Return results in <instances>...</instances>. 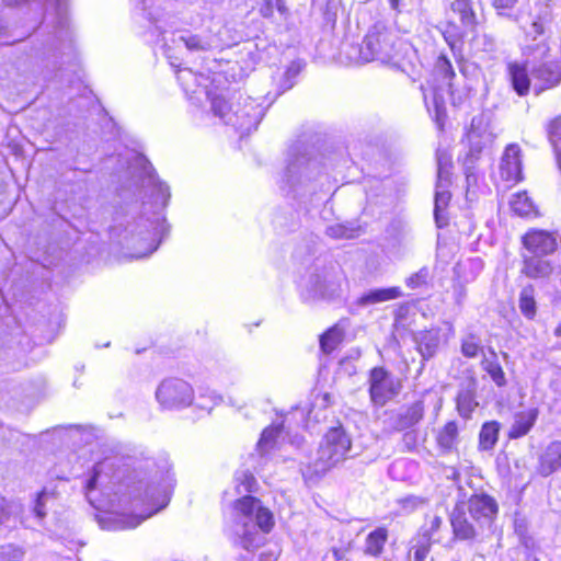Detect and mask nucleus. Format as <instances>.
<instances>
[{
	"label": "nucleus",
	"instance_id": "obj_1",
	"mask_svg": "<svg viewBox=\"0 0 561 561\" xmlns=\"http://www.w3.org/2000/svg\"><path fill=\"white\" fill-rule=\"evenodd\" d=\"M234 524L229 533L233 545L251 551L262 547L274 527L273 513L260 500L244 495L234 502Z\"/></svg>",
	"mask_w": 561,
	"mask_h": 561
},
{
	"label": "nucleus",
	"instance_id": "obj_2",
	"mask_svg": "<svg viewBox=\"0 0 561 561\" xmlns=\"http://www.w3.org/2000/svg\"><path fill=\"white\" fill-rule=\"evenodd\" d=\"M408 45L381 23L373 25L364 37L359 55L364 61H380L409 73L404 62Z\"/></svg>",
	"mask_w": 561,
	"mask_h": 561
},
{
	"label": "nucleus",
	"instance_id": "obj_3",
	"mask_svg": "<svg viewBox=\"0 0 561 561\" xmlns=\"http://www.w3.org/2000/svg\"><path fill=\"white\" fill-rule=\"evenodd\" d=\"M322 169L318 159L309 157L305 151H301L299 145H296L288 152L284 182L296 193L307 191L311 182L321 175Z\"/></svg>",
	"mask_w": 561,
	"mask_h": 561
},
{
	"label": "nucleus",
	"instance_id": "obj_4",
	"mask_svg": "<svg viewBox=\"0 0 561 561\" xmlns=\"http://www.w3.org/2000/svg\"><path fill=\"white\" fill-rule=\"evenodd\" d=\"M351 438L342 426L332 427L324 435L317 453L314 472L324 473L345 458L351 449Z\"/></svg>",
	"mask_w": 561,
	"mask_h": 561
},
{
	"label": "nucleus",
	"instance_id": "obj_5",
	"mask_svg": "<svg viewBox=\"0 0 561 561\" xmlns=\"http://www.w3.org/2000/svg\"><path fill=\"white\" fill-rule=\"evenodd\" d=\"M369 398L377 407H385L393 400L401 391L402 383L385 367H374L369 371Z\"/></svg>",
	"mask_w": 561,
	"mask_h": 561
},
{
	"label": "nucleus",
	"instance_id": "obj_6",
	"mask_svg": "<svg viewBox=\"0 0 561 561\" xmlns=\"http://www.w3.org/2000/svg\"><path fill=\"white\" fill-rule=\"evenodd\" d=\"M264 113V107L252 98H240L237 108L227 117V123L233 125L241 134H248L256 129Z\"/></svg>",
	"mask_w": 561,
	"mask_h": 561
},
{
	"label": "nucleus",
	"instance_id": "obj_7",
	"mask_svg": "<svg viewBox=\"0 0 561 561\" xmlns=\"http://www.w3.org/2000/svg\"><path fill=\"white\" fill-rule=\"evenodd\" d=\"M156 397L167 409L184 408L192 403L193 390L190 383L182 379H168L158 387Z\"/></svg>",
	"mask_w": 561,
	"mask_h": 561
},
{
	"label": "nucleus",
	"instance_id": "obj_8",
	"mask_svg": "<svg viewBox=\"0 0 561 561\" xmlns=\"http://www.w3.org/2000/svg\"><path fill=\"white\" fill-rule=\"evenodd\" d=\"M466 502V508L470 518L478 524L479 528H490L499 513L496 500L485 492L474 491Z\"/></svg>",
	"mask_w": 561,
	"mask_h": 561
},
{
	"label": "nucleus",
	"instance_id": "obj_9",
	"mask_svg": "<svg viewBox=\"0 0 561 561\" xmlns=\"http://www.w3.org/2000/svg\"><path fill=\"white\" fill-rule=\"evenodd\" d=\"M461 499L456 503L449 519L453 527V534L459 540H473L484 528H479L478 524L473 522L467 514L466 497L467 493L462 488H459Z\"/></svg>",
	"mask_w": 561,
	"mask_h": 561
},
{
	"label": "nucleus",
	"instance_id": "obj_10",
	"mask_svg": "<svg viewBox=\"0 0 561 561\" xmlns=\"http://www.w3.org/2000/svg\"><path fill=\"white\" fill-rule=\"evenodd\" d=\"M413 342L422 357V367H424L425 362L436 356L442 344L447 342V337L443 334L440 328L433 327L415 332L413 334Z\"/></svg>",
	"mask_w": 561,
	"mask_h": 561
},
{
	"label": "nucleus",
	"instance_id": "obj_11",
	"mask_svg": "<svg viewBox=\"0 0 561 561\" xmlns=\"http://www.w3.org/2000/svg\"><path fill=\"white\" fill-rule=\"evenodd\" d=\"M477 390L478 380L474 376H467L459 383L456 407L461 417L470 419L473 411L479 407Z\"/></svg>",
	"mask_w": 561,
	"mask_h": 561
},
{
	"label": "nucleus",
	"instance_id": "obj_12",
	"mask_svg": "<svg viewBox=\"0 0 561 561\" xmlns=\"http://www.w3.org/2000/svg\"><path fill=\"white\" fill-rule=\"evenodd\" d=\"M424 416L423 401H415L409 407L401 408L391 415L390 426L397 432L413 428Z\"/></svg>",
	"mask_w": 561,
	"mask_h": 561
},
{
	"label": "nucleus",
	"instance_id": "obj_13",
	"mask_svg": "<svg viewBox=\"0 0 561 561\" xmlns=\"http://www.w3.org/2000/svg\"><path fill=\"white\" fill-rule=\"evenodd\" d=\"M523 243L533 255L539 256L551 254L557 249L556 237L543 230L527 232L523 237Z\"/></svg>",
	"mask_w": 561,
	"mask_h": 561
},
{
	"label": "nucleus",
	"instance_id": "obj_14",
	"mask_svg": "<svg viewBox=\"0 0 561 561\" xmlns=\"http://www.w3.org/2000/svg\"><path fill=\"white\" fill-rule=\"evenodd\" d=\"M561 469V440L550 442L540 453L536 471L541 477H549Z\"/></svg>",
	"mask_w": 561,
	"mask_h": 561
},
{
	"label": "nucleus",
	"instance_id": "obj_15",
	"mask_svg": "<svg viewBox=\"0 0 561 561\" xmlns=\"http://www.w3.org/2000/svg\"><path fill=\"white\" fill-rule=\"evenodd\" d=\"M533 78L541 83L540 90L551 89L561 82V64L556 60L534 64L529 67Z\"/></svg>",
	"mask_w": 561,
	"mask_h": 561
},
{
	"label": "nucleus",
	"instance_id": "obj_16",
	"mask_svg": "<svg viewBox=\"0 0 561 561\" xmlns=\"http://www.w3.org/2000/svg\"><path fill=\"white\" fill-rule=\"evenodd\" d=\"M402 291L399 287L389 288H374L362 294L352 305V312H357L362 308H366L371 305L380 304L383 301L400 298Z\"/></svg>",
	"mask_w": 561,
	"mask_h": 561
},
{
	"label": "nucleus",
	"instance_id": "obj_17",
	"mask_svg": "<svg viewBox=\"0 0 561 561\" xmlns=\"http://www.w3.org/2000/svg\"><path fill=\"white\" fill-rule=\"evenodd\" d=\"M138 160L148 180V185L152 186L156 207L158 209L164 208L171 196L169 186L157 178L154 169L147 159L140 157Z\"/></svg>",
	"mask_w": 561,
	"mask_h": 561
},
{
	"label": "nucleus",
	"instance_id": "obj_18",
	"mask_svg": "<svg viewBox=\"0 0 561 561\" xmlns=\"http://www.w3.org/2000/svg\"><path fill=\"white\" fill-rule=\"evenodd\" d=\"M306 290L309 299H331L336 295L337 286L325 274H311Z\"/></svg>",
	"mask_w": 561,
	"mask_h": 561
},
{
	"label": "nucleus",
	"instance_id": "obj_19",
	"mask_svg": "<svg viewBox=\"0 0 561 561\" xmlns=\"http://www.w3.org/2000/svg\"><path fill=\"white\" fill-rule=\"evenodd\" d=\"M520 148L516 144H511L506 147L501 162L502 176L506 181L522 180V159Z\"/></svg>",
	"mask_w": 561,
	"mask_h": 561
},
{
	"label": "nucleus",
	"instance_id": "obj_20",
	"mask_svg": "<svg viewBox=\"0 0 561 561\" xmlns=\"http://www.w3.org/2000/svg\"><path fill=\"white\" fill-rule=\"evenodd\" d=\"M538 419V410L531 408L515 414L514 422L508 431L510 439H518L524 437L534 427Z\"/></svg>",
	"mask_w": 561,
	"mask_h": 561
},
{
	"label": "nucleus",
	"instance_id": "obj_21",
	"mask_svg": "<svg viewBox=\"0 0 561 561\" xmlns=\"http://www.w3.org/2000/svg\"><path fill=\"white\" fill-rule=\"evenodd\" d=\"M552 21L553 15L551 7L548 3L538 4L537 12L533 16L527 35L533 36L534 41L538 36H543L546 33L550 32Z\"/></svg>",
	"mask_w": 561,
	"mask_h": 561
},
{
	"label": "nucleus",
	"instance_id": "obj_22",
	"mask_svg": "<svg viewBox=\"0 0 561 561\" xmlns=\"http://www.w3.org/2000/svg\"><path fill=\"white\" fill-rule=\"evenodd\" d=\"M507 72L514 91L520 96L526 95L530 87V71L527 64L510 62L507 65Z\"/></svg>",
	"mask_w": 561,
	"mask_h": 561
},
{
	"label": "nucleus",
	"instance_id": "obj_23",
	"mask_svg": "<svg viewBox=\"0 0 561 561\" xmlns=\"http://www.w3.org/2000/svg\"><path fill=\"white\" fill-rule=\"evenodd\" d=\"M523 263L522 273L530 278H543L552 272L550 261L543 260L539 255H524Z\"/></svg>",
	"mask_w": 561,
	"mask_h": 561
},
{
	"label": "nucleus",
	"instance_id": "obj_24",
	"mask_svg": "<svg viewBox=\"0 0 561 561\" xmlns=\"http://www.w3.org/2000/svg\"><path fill=\"white\" fill-rule=\"evenodd\" d=\"M364 232L365 228L358 220L333 224L325 229V234L332 239H354Z\"/></svg>",
	"mask_w": 561,
	"mask_h": 561
},
{
	"label": "nucleus",
	"instance_id": "obj_25",
	"mask_svg": "<svg viewBox=\"0 0 561 561\" xmlns=\"http://www.w3.org/2000/svg\"><path fill=\"white\" fill-rule=\"evenodd\" d=\"M139 220L144 224V227L146 228L145 231L140 230L138 232L139 236L146 234V237L142 238L146 240H150L148 250L145 253L137 254V257H142L150 255L157 250L158 244H153V242L156 241L158 234L162 233V230L164 229V219H161L159 215H154L153 219H144L141 217Z\"/></svg>",
	"mask_w": 561,
	"mask_h": 561
},
{
	"label": "nucleus",
	"instance_id": "obj_26",
	"mask_svg": "<svg viewBox=\"0 0 561 561\" xmlns=\"http://www.w3.org/2000/svg\"><path fill=\"white\" fill-rule=\"evenodd\" d=\"M450 9L459 15L460 23L465 31L473 33L478 25L477 15L470 0H454Z\"/></svg>",
	"mask_w": 561,
	"mask_h": 561
},
{
	"label": "nucleus",
	"instance_id": "obj_27",
	"mask_svg": "<svg viewBox=\"0 0 561 561\" xmlns=\"http://www.w3.org/2000/svg\"><path fill=\"white\" fill-rule=\"evenodd\" d=\"M306 64L300 60H293L286 70L279 76V78L275 81V85L277 89V95L285 93L290 90L296 84V79L299 73L305 68Z\"/></svg>",
	"mask_w": 561,
	"mask_h": 561
},
{
	"label": "nucleus",
	"instance_id": "obj_28",
	"mask_svg": "<svg viewBox=\"0 0 561 561\" xmlns=\"http://www.w3.org/2000/svg\"><path fill=\"white\" fill-rule=\"evenodd\" d=\"M500 431L501 424L497 421L483 423L479 433V450L492 451L499 440Z\"/></svg>",
	"mask_w": 561,
	"mask_h": 561
},
{
	"label": "nucleus",
	"instance_id": "obj_29",
	"mask_svg": "<svg viewBox=\"0 0 561 561\" xmlns=\"http://www.w3.org/2000/svg\"><path fill=\"white\" fill-rule=\"evenodd\" d=\"M493 118V114L490 111H483L482 113L476 115L471 119L470 129L467 134L468 139L476 138H488L491 137V122Z\"/></svg>",
	"mask_w": 561,
	"mask_h": 561
},
{
	"label": "nucleus",
	"instance_id": "obj_30",
	"mask_svg": "<svg viewBox=\"0 0 561 561\" xmlns=\"http://www.w3.org/2000/svg\"><path fill=\"white\" fill-rule=\"evenodd\" d=\"M434 76L437 80H440L439 89H447V92L453 94V79L455 78V71L450 60L445 55H439L435 61Z\"/></svg>",
	"mask_w": 561,
	"mask_h": 561
},
{
	"label": "nucleus",
	"instance_id": "obj_31",
	"mask_svg": "<svg viewBox=\"0 0 561 561\" xmlns=\"http://www.w3.org/2000/svg\"><path fill=\"white\" fill-rule=\"evenodd\" d=\"M550 46L545 39L531 43L524 49V56L526 57L525 64L531 67L534 64L548 61L547 59L550 56Z\"/></svg>",
	"mask_w": 561,
	"mask_h": 561
},
{
	"label": "nucleus",
	"instance_id": "obj_32",
	"mask_svg": "<svg viewBox=\"0 0 561 561\" xmlns=\"http://www.w3.org/2000/svg\"><path fill=\"white\" fill-rule=\"evenodd\" d=\"M535 287L533 285H527L522 288L518 298V307L522 314L531 320L537 314V302L535 299Z\"/></svg>",
	"mask_w": 561,
	"mask_h": 561
},
{
	"label": "nucleus",
	"instance_id": "obj_33",
	"mask_svg": "<svg viewBox=\"0 0 561 561\" xmlns=\"http://www.w3.org/2000/svg\"><path fill=\"white\" fill-rule=\"evenodd\" d=\"M450 201V193L447 187L436 186L435 201H434V216L436 224L439 228L447 225V218L444 215V210L448 206Z\"/></svg>",
	"mask_w": 561,
	"mask_h": 561
},
{
	"label": "nucleus",
	"instance_id": "obj_34",
	"mask_svg": "<svg viewBox=\"0 0 561 561\" xmlns=\"http://www.w3.org/2000/svg\"><path fill=\"white\" fill-rule=\"evenodd\" d=\"M482 367L497 387L506 386L507 379L505 377V373L497 362L496 353L494 351H491V358H484L482 360Z\"/></svg>",
	"mask_w": 561,
	"mask_h": 561
},
{
	"label": "nucleus",
	"instance_id": "obj_35",
	"mask_svg": "<svg viewBox=\"0 0 561 561\" xmlns=\"http://www.w3.org/2000/svg\"><path fill=\"white\" fill-rule=\"evenodd\" d=\"M344 331L337 325H333L320 335V348L324 354H331L343 341Z\"/></svg>",
	"mask_w": 561,
	"mask_h": 561
},
{
	"label": "nucleus",
	"instance_id": "obj_36",
	"mask_svg": "<svg viewBox=\"0 0 561 561\" xmlns=\"http://www.w3.org/2000/svg\"><path fill=\"white\" fill-rule=\"evenodd\" d=\"M388 533L385 528H377L371 531L366 538L365 552L370 556H378L381 553L383 546L387 541Z\"/></svg>",
	"mask_w": 561,
	"mask_h": 561
},
{
	"label": "nucleus",
	"instance_id": "obj_37",
	"mask_svg": "<svg viewBox=\"0 0 561 561\" xmlns=\"http://www.w3.org/2000/svg\"><path fill=\"white\" fill-rule=\"evenodd\" d=\"M458 426L456 422L450 421L439 431L437 443L445 450H451L457 443Z\"/></svg>",
	"mask_w": 561,
	"mask_h": 561
},
{
	"label": "nucleus",
	"instance_id": "obj_38",
	"mask_svg": "<svg viewBox=\"0 0 561 561\" xmlns=\"http://www.w3.org/2000/svg\"><path fill=\"white\" fill-rule=\"evenodd\" d=\"M236 492L238 494L256 491L257 482L249 470L237 471L234 474Z\"/></svg>",
	"mask_w": 561,
	"mask_h": 561
},
{
	"label": "nucleus",
	"instance_id": "obj_39",
	"mask_svg": "<svg viewBox=\"0 0 561 561\" xmlns=\"http://www.w3.org/2000/svg\"><path fill=\"white\" fill-rule=\"evenodd\" d=\"M431 551V541L428 538L422 537L411 541L409 550L410 561H425Z\"/></svg>",
	"mask_w": 561,
	"mask_h": 561
},
{
	"label": "nucleus",
	"instance_id": "obj_40",
	"mask_svg": "<svg viewBox=\"0 0 561 561\" xmlns=\"http://www.w3.org/2000/svg\"><path fill=\"white\" fill-rule=\"evenodd\" d=\"M518 0H491L492 7L497 15L506 18L515 23L519 22V14L515 13L514 8Z\"/></svg>",
	"mask_w": 561,
	"mask_h": 561
},
{
	"label": "nucleus",
	"instance_id": "obj_41",
	"mask_svg": "<svg viewBox=\"0 0 561 561\" xmlns=\"http://www.w3.org/2000/svg\"><path fill=\"white\" fill-rule=\"evenodd\" d=\"M179 41L191 51H207L211 48L209 41L204 39L201 35L187 33L181 35Z\"/></svg>",
	"mask_w": 561,
	"mask_h": 561
},
{
	"label": "nucleus",
	"instance_id": "obj_42",
	"mask_svg": "<svg viewBox=\"0 0 561 561\" xmlns=\"http://www.w3.org/2000/svg\"><path fill=\"white\" fill-rule=\"evenodd\" d=\"M511 207L519 216H527L533 211V203L525 192L514 195L511 201Z\"/></svg>",
	"mask_w": 561,
	"mask_h": 561
},
{
	"label": "nucleus",
	"instance_id": "obj_43",
	"mask_svg": "<svg viewBox=\"0 0 561 561\" xmlns=\"http://www.w3.org/2000/svg\"><path fill=\"white\" fill-rule=\"evenodd\" d=\"M283 425L270 426L265 428L261 435V438L257 443L259 448L262 453L270 449L276 437L280 434Z\"/></svg>",
	"mask_w": 561,
	"mask_h": 561
},
{
	"label": "nucleus",
	"instance_id": "obj_44",
	"mask_svg": "<svg viewBox=\"0 0 561 561\" xmlns=\"http://www.w3.org/2000/svg\"><path fill=\"white\" fill-rule=\"evenodd\" d=\"M430 271L427 267H422L416 273L412 274L405 279V284L411 289H416L427 284Z\"/></svg>",
	"mask_w": 561,
	"mask_h": 561
},
{
	"label": "nucleus",
	"instance_id": "obj_45",
	"mask_svg": "<svg viewBox=\"0 0 561 561\" xmlns=\"http://www.w3.org/2000/svg\"><path fill=\"white\" fill-rule=\"evenodd\" d=\"M23 551L12 545L3 546L0 549V561H21Z\"/></svg>",
	"mask_w": 561,
	"mask_h": 561
},
{
	"label": "nucleus",
	"instance_id": "obj_46",
	"mask_svg": "<svg viewBox=\"0 0 561 561\" xmlns=\"http://www.w3.org/2000/svg\"><path fill=\"white\" fill-rule=\"evenodd\" d=\"M480 346L477 342L473 341L472 336L468 340L462 341L461 353L465 357L474 358L478 356Z\"/></svg>",
	"mask_w": 561,
	"mask_h": 561
},
{
	"label": "nucleus",
	"instance_id": "obj_47",
	"mask_svg": "<svg viewBox=\"0 0 561 561\" xmlns=\"http://www.w3.org/2000/svg\"><path fill=\"white\" fill-rule=\"evenodd\" d=\"M417 435L419 433L416 430L410 428L405 431V433L402 436V445L405 450L412 451L416 448Z\"/></svg>",
	"mask_w": 561,
	"mask_h": 561
},
{
	"label": "nucleus",
	"instance_id": "obj_48",
	"mask_svg": "<svg viewBox=\"0 0 561 561\" xmlns=\"http://www.w3.org/2000/svg\"><path fill=\"white\" fill-rule=\"evenodd\" d=\"M482 139L483 138L468 139L469 151H468L466 158H472L473 160L478 159V157L484 146V141H482ZM484 139L489 140L488 138H484Z\"/></svg>",
	"mask_w": 561,
	"mask_h": 561
},
{
	"label": "nucleus",
	"instance_id": "obj_49",
	"mask_svg": "<svg viewBox=\"0 0 561 561\" xmlns=\"http://www.w3.org/2000/svg\"><path fill=\"white\" fill-rule=\"evenodd\" d=\"M449 169H445V167H442V157H437V183L436 186H448L449 184Z\"/></svg>",
	"mask_w": 561,
	"mask_h": 561
},
{
	"label": "nucleus",
	"instance_id": "obj_50",
	"mask_svg": "<svg viewBox=\"0 0 561 561\" xmlns=\"http://www.w3.org/2000/svg\"><path fill=\"white\" fill-rule=\"evenodd\" d=\"M422 504H424V501L417 496H408V497L401 500V506L408 513L413 512Z\"/></svg>",
	"mask_w": 561,
	"mask_h": 561
},
{
	"label": "nucleus",
	"instance_id": "obj_51",
	"mask_svg": "<svg viewBox=\"0 0 561 561\" xmlns=\"http://www.w3.org/2000/svg\"><path fill=\"white\" fill-rule=\"evenodd\" d=\"M103 466H104V463H103V462H99V463H96V465L94 466V468H93V473H92V476L88 479L87 484H85V489H87L88 491H92V490H94V489H95V486H96V481H98L99 474H100V472H101V470H102V467H103Z\"/></svg>",
	"mask_w": 561,
	"mask_h": 561
},
{
	"label": "nucleus",
	"instance_id": "obj_52",
	"mask_svg": "<svg viewBox=\"0 0 561 561\" xmlns=\"http://www.w3.org/2000/svg\"><path fill=\"white\" fill-rule=\"evenodd\" d=\"M47 494L45 492L39 493L34 506V513L39 519H43L46 516V511L44 508V500Z\"/></svg>",
	"mask_w": 561,
	"mask_h": 561
},
{
	"label": "nucleus",
	"instance_id": "obj_53",
	"mask_svg": "<svg viewBox=\"0 0 561 561\" xmlns=\"http://www.w3.org/2000/svg\"><path fill=\"white\" fill-rule=\"evenodd\" d=\"M56 1L57 24L59 28H64L67 25L66 10L64 9L62 0Z\"/></svg>",
	"mask_w": 561,
	"mask_h": 561
},
{
	"label": "nucleus",
	"instance_id": "obj_54",
	"mask_svg": "<svg viewBox=\"0 0 561 561\" xmlns=\"http://www.w3.org/2000/svg\"><path fill=\"white\" fill-rule=\"evenodd\" d=\"M443 524V519L439 516H434L431 520L430 528L426 530V534L423 536L425 538H431L438 531Z\"/></svg>",
	"mask_w": 561,
	"mask_h": 561
},
{
	"label": "nucleus",
	"instance_id": "obj_55",
	"mask_svg": "<svg viewBox=\"0 0 561 561\" xmlns=\"http://www.w3.org/2000/svg\"><path fill=\"white\" fill-rule=\"evenodd\" d=\"M474 162L472 158H465L463 171L466 174L467 182H470V178H474Z\"/></svg>",
	"mask_w": 561,
	"mask_h": 561
},
{
	"label": "nucleus",
	"instance_id": "obj_56",
	"mask_svg": "<svg viewBox=\"0 0 561 561\" xmlns=\"http://www.w3.org/2000/svg\"><path fill=\"white\" fill-rule=\"evenodd\" d=\"M274 0H265L260 7V13L263 18H271L274 13Z\"/></svg>",
	"mask_w": 561,
	"mask_h": 561
},
{
	"label": "nucleus",
	"instance_id": "obj_57",
	"mask_svg": "<svg viewBox=\"0 0 561 561\" xmlns=\"http://www.w3.org/2000/svg\"><path fill=\"white\" fill-rule=\"evenodd\" d=\"M213 111L216 115L220 116V117H225L227 115V113L225 112V108H226V103L224 100L221 99H215L213 101Z\"/></svg>",
	"mask_w": 561,
	"mask_h": 561
},
{
	"label": "nucleus",
	"instance_id": "obj_58",
	"mask_svg": "<svg viewBox=\"0 0 561 561\" xmlns=\"http://www.w3.org/2000/svg\"><path fill=\"white\" fill-rule=\"evenodd\" d=\"M10 516V510L7 501L3 497H0V524H3L8 520Z\"/></svg>",
	"mask_w": 561,
	"mask_h": 561
},
{
	"label": "nucleus",
	"instance_id": "obj_59",
	"mask_svg": "<svg viewBox=\"0 0 561 561\" xmlns=\"http://www.w3.org/2000/svg\"><path fill=\"white\" fill-rule=\"evenodd\" d=\"M446 41L448 42V44L450 45L451 48H454L455 46V43L458 41V38L460 36H462L461 34H449V31L447 30L444 34Z\"/></svg>",
	"mask_w": 561,
	"mask_h": 561
},
{
	"label": "nucleus",
	"instance_id": "obj_60",
	"mask_svg": "<svg viewBox=\"0 0 561 561\" xmlns=\"http://www.w3.org/2000/svg\"><path fill=\"white\" fill-rule=\"evenodd\" d=\"M4 5L10 8L21 7L28 3L31 0H2Z\"/></svg>",
	"mask_w": 561,
	"mask_h": 561
},
{
	"label": "nucleus",
	"instance_id": "obj_61",
	"mask_svg": "<svg viewBox=\"0 0 561 561\" xmlns=\"http://www.w3.org/2000/svg\"><path fill=\"white\" fill-rule=\"evenodd\" d=\"M345 553H346L345 550L337 549V548H333L332 549V554H333V558H334L335 561L344 560L345 559Z\"/></svg>",
	"mask_w": 561,
	"mask_h": 561
},
{
	"label": "nucleus",
	"instance_id": "obj_62",
	"mask_svg": "<svg viewBox=\"0 0 561 561\" xmlns=\"http://www.w3.org/2000/svg\"><path fill=\"white\" fill-rule=\"evenodd\" d=\"M434 104L436 107L437 114L439 113L440 107L444 105L443 96L438 94L437 91L434 93Z\"/></svg>",
	"mask_w": 561,
	"mask_h": 561
},
{
	"label": "nucleus",
	"instance_id": "obj_63",
	"mask_svg": "<svg viewBox=\"0 0 561 561\" xmlns=\"http://www.w3.org/2000/svg\"><path fill=\"white\" fill-rule=\"evenodd\" d=\"M388 2L392 10H394L397 12H401V9H400L401 0H388Z\"/></svg>",
	"mask_w": 561,
	"mask_h": 561
},
{
	"label": "nucleus",
	"instance_id": "obj_64",
	"mask_svg": "<svg viewBox=\"0 0 561 561\" xmlns=\"http://www.w3.org/2000/svg\"><path fill=\"white\" fill-rule=\"evenodd\" d=\"M438 157H442V167H445V169H449L450 161L449 158L443 154H439Z\"/></svg>",
	"mask_w": 561,
	"mask_h": 561
}]
</instances>
